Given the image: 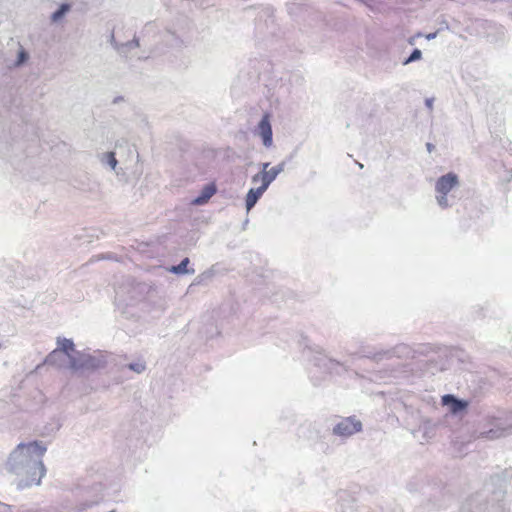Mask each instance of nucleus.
I'll list each match as a JSON object with an SVG mask.
<instances>
[{
    "label": "nucleus",
    "mask_w": 512,
    "mask_h": 512,
    "mask_svg": "<svg viewBox=\"0 0 512 512\" xmlns=\"http://www.w3.org/2000/svg\"><path fill=\"white\" fill-rule=\"evenodd\" d=\"M216 192V187L213 184L207 185L203 191L202 194L194 200V203L196 204H203L207 202Z\"/></svg>",
    "instance_id": "nucleus-9"
},
{
    "label": "nucleus",
    "mask_w": 512,
    "mask_h": 512,
    "mask_svg": "<svg viewBox=\"0 0 512 512\" xmlns=\"http://www.w3.org/2000/svg\"><path fill=\"white\" fill-rule=\"evenodd\" d=\"M362 428V423L355 417H347L342 419L333 429L334 434L348 437L357 432Z\"/></svg>",
    "instance_id": "nucleus-3"
},
{
    "label": "nucleus",
    "mask_w": 512,
    "mask_h": 512,
    "mask_svg": "<svg viewBox=\"0 0 512 512\" xmlns=\"http://www.w3.org/2000/svg\"><path fill=\"white\" fill-rule=\"evenodd\" d=\"M109 158H110V160H109L110 165L114 169L116 167V164H117V160L115 159L114 153H110L109 154Z\"/></svg>",
    "instance_id": "nucleus-15"
},
{
    "label": "nucleus",
    "mask_w": 512,
    "mask_h": 512,
    "mask_svg": "<svg viewBox=\"0 0 512 512\" xmlns=\"http://www.w3.org/2000/svg\"><path fill=\"white\" fill-rule=\"evenodd\" d=\"M27 53L24 50H21L18 55L17 64H22L27 60Z\"/></svg>",
    "instance_id": "nucleus-14"
},
{
    "label": "nucleus",
    "mask_w": 512,
    "mask_h": 512,
    "mask_svg": "<svg viewBox=\"0 0 512 512\" xmlns=\"http://www.w3.org/2000/svg\"><path fill=\"white\" fill-rule=\"evenodd\" d=\"M427 149H428V151H430V152H431V150H432V145H431L430 143H428V144H427Z\"/></svg>",
    "instance_id": "nucleus-19"
},
{
    "label": "nucleus",
    "mask_w": 512,
    "mask_h": 512,
    "mask_svg": "<svg viewBox=\"0 0 512 512\" xmlns=\"http://www.w3.org/2000/svg\"><path fill=\"white\" fill-rule=\"evenodd\" d=\"M426 105H427V107H428L429 109H431V110H432V108H433V100H432V99H427V100H426Z\"/></svg>",
    "instance_id": "nucleus-17"
},
{
    "label": "nucleus",
    "mask_w": 512,
    "mask_h": 512,
    "mask_svg": "<svg viewBox=\"0 0 512 512\" xmlns=\"http://www.w3.org/2000/svg\"><path fill=\"white\" fill-rule=\"evenodd\" d=\"M269 114H265L258 125L259 135L263 140V144L266 147L272 145V128L269 120Z\"/></svg>",
    "instance_id": "nucleus-4"
},
{
    "label": "nucleus",
    "mask_w": 512,
    "mask_h": 512,
    "mask_svg": "<svg viewBox=\"0 0 512 512\" xmlns=\"http://www.w3.org/2000/svg\"><path fill=\"white\" fill-rule=\"evenodd\" d=\"M436 35H437V33L434 32V33L427 34L425 37H426V39L431 40V39H434L436 37Z\"/></svg>",
    "instance_id": "nucleus-16"
},
{
    "label": "nucleus",
    "mask_w": 512,
    "mask_h": 512,
    "mask_svg": "<svg viewBox=\"0 0 512 512\" xmlns=\"http://www.w3.org/2000/svg\"><path fill=\"white\" fill-rule=\"evenodd\" d=\"M269 163L263 164L261 172L255 174L252 178L253 183H261L262 190H266L270 183L277 177V175L283 170V165H278L268 169Z\"/></svg>",
    "instance_id": "nucleus-2"
},
{
    "label": "nucleus",
    "mask_w": 512,
    "mask_h": 512,
    "mask_svg": "<svg viewBox=\"0 0 512 512\" xmlns=\"http://www.w3.org/2000/svg\"><path fill=\"white\" fill-rule=\"evenodd\" d=\"M266 190H262V187L259 186L256 189H250L246 195V208L249 211L258 201V199L262 196V194Z\"/></svg>",
    "instance_id": "nucleus-8"
},
{
    "label": "nucleus",
    "mask_w": 512,
    "mask_h": 512,
    "mask_svg": "<svg viewBox=\"0 0 512 512\" xmlns=\"http://www.w3.org/2000/svg\"><path fill=\"white\" fill-rule=\"evenodd\" d=\"M69 10V5L67 4H63L60 6V8L53 13L52 15V19L54 21H57L58 19H60L67 11Z\"/></svg>",
    "instance_id": "nucleus-10"
},
{
    "label": "nucleus",
    "mask_w": 512,
    "mask_h": 512,
    "mask_svg": "<svg viewBox=\"0 0 512 512\" xmlns=\"http://www.w3.org/2000/svg\"><path fill=\"white\" fill-rule=\"evenodd\" d=\"M129 368L137 373H141L145 370V364L143 362L132 363Z\"/></svg>",
    "instance_id": "nucleus-13"
},
{
    "label": "nucleus",
    "mask_w": 512,
    "mask_h": 512,
    "mask_svg": "<svg viewBox=\"0 0 512 512\" xmlns=\"http://www.w3.org/2000/svg\"><path fill=\"white\" fill-rule=\"evenodd\" d=\"M24 450H26L29 456L35 455L37 457H42L46 451V447L36 441L28 444L21 443L17 446L16 451L23 452Z\"/></svg>",
    "instance_id": "nucleus-5"
},
{
    "label": "nucleus",
    "mask_w": 512,
    "mask_h": 512,
    "mask_svg": "<svg viewBox=\"0 0 512 512\" xmlns=\"http://www.w3.org/2000/svg\"><path fill=\"white\" fill-rule=\"evenodd\" d=\"M458 184V177L454 173H448L446 175L441 176L435 185V189L439 194L437 196V201L440 206L447 207L448 200L447 194Z\"/></svg>",
    "instance_id": "nucleus-1"
},
{
    "label": "nucleus",
    "mask_w": 512,
    "mask_h": 512,
    "mask_svg": "<svg viewBox=\"0 0 512 512\" xmlns=\"http://www.w3.org/2000/svg\"><path fill=\"white\" fill-rule=\"evenodd\" d=\"M189 263V259L188 258H185L181 261V263L176 266V267H173V271L176 272V273H185L187 272V265Z\"/></svg>",
    "instance_id": "nucleus-11"
},
{
    "label": "nucleus",
    "mask_w": 512,
    "mask_h": 512,
    "mask_svg": "<svg viewBox=\"0 0 512 512\" xmlns=\"http://www.w3.org/2000/svg\"><path fill=\"white\" fill-rule=\"evenodd\" d=\"M442 404L449 406L450 411L453 414L458 413L461 410L466 409L468 403L462 400L456 399L453 395L447 394L442 397Z\"/></svg>",
    "instance_id": "nucleus-6"
},
{
    "label": "nucleus",
    "mask_w": 512,
    "mask_h": 512,
    "mask_svg": "<svg viewBox=\"0 0 512 512\" xmlns=\"http://www.w3.org/2000/svg\"><path fill=\"white\" fill-rule=\"evenodd\" d=\"M414 38H415V37H413V38L409 39V43H410V44H413V43H414Z\"/></svg>",
    "instance_id": "nucleus-20"
},
{
    "label": "nucleus",
    "mask_w": 512,
    "mask_h": 512,
    "mask_svg": "<svg viewBox=\"0 0 512 512\" xmlns=\"http://www.w3.org/2000/svg\"><path fill=\"white\" fill-rule=\"evenodd\" d=\"M39 466H40V469H41V475H43L44 471H45L44 466H43V464L41 462L39 463Z\"/></svg>",
    "instance_id": "nucleus-18"
},
{
    "label": "nucleus",
    "mask_w": 512,
    "mask_h": 512,
    "mask_svg": "<svg viewBox=\"0 0 512 512\" xmlns=\"http://www.w3.org/2000/svg\"><path fill=\"white\" fill-rule=\"evenodd\" d=\"M422 53L419 49H415L408 59L405 60L404 64H408L410 62L421 59Z\"/></svg>",
    "instance_id": "nucleus-12"
},
{
    "label": "nucleus",
    "mask_w": 512,
    "mask_h": 512,
    "mask_svg": "<svg viewBox=\"0 0 512 512\" xmlns=\"http://www.w3.org/2000/svg\"><path fill=\"white\" fill-rule=\"evenodd\" d=\"M74 351V344L70 339H62L59 341V348L54 350L48 357V361H51L56 355L63 352L70 356L71 352Z\"/></svg>",
    "instance_id": "nucleus-7"
}]
</instances>
